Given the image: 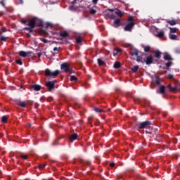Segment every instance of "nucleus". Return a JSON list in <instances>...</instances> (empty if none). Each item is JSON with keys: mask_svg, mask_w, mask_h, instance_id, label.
Returning a JSON list of instances; mask_svg holds the SVG:
<instances>
[{"mask_svg": "<svg viewBox=\"0 0 180 180\" xmlns=\"http://www.w3.org/2000/svg\"><path fill=\"white\" fill-rule=\"evenodd\" d=\"M77 1H78V0H73V1L71 2V4H72V5H75V4H77Z\"/></svg>", "mask_w": 180, "mask_h": 180, "instance_id": "603ef678", "label": "nucleus"}, {"mask_svg": "<svg viewBox=\"0 0 180 180\" xmlns=\"http://www.w3.org/2000/svg\"><path fill=\"white\" fill-rule=\"evenodd\" d=\"M37 56H38V57H41V53H37Z\"/></svg>", "mask_w": 180, "mask_h": 180, "instance_id": "69168bd1", "label": "nucleus"}, {"mask_svg": "<svg viewBox=\"0 0 180 180\" xmlns=\"http://www.w3.org/2000/svg\"><path fill=\"white\" fill-rule=\"evenodd\" d=\"M60 37H68V36H70V34H68V32H67L66 31H63L60 33Z\"/></svg>", "mask_w": 180, "mask_h": 180, "instance_id": "a211bd4d", "label": "nucleus"}, {"mask_svg": "<svg viewBox=\"0 0 180 180\" xmlns=\"http://www.w3.org/2000/svg\"><path fill=\"white\" fill-rule=\"evenodd\" d=\"M32 88L34 89V91H39L41 89V86L39 84H34L32 86Z\"/></svg>", "mask_w": 180, "mask_h": 180, "instance_id": "4468645a", "label": "nucleus"}, {"mask_svg": "<svg viewBox=\"0 0 180 180\" xmlns=\"http://www.w3.org/2000/svg\"><path fill=\"white\" fill-rule=\"evenodd\" d=\"M76 43H77V44L82 43V37H81V36L76 38Z\"/></svg>", "mask_w": 180, "mask_h": 180, "instance_id": "bb28decb", "label": "nucleus"}, {"mask_svg": "<svg viewBox=\"0 0 180 180\" xmlns=\"http://www.w3.org/2000/svg\"><path fill=\"white\" fill-rule=\"evenodd\" d=\"M91 120H92V117H89V121L91 122Z\"/></svg>", "mask_w": 180, "mask_h": 180, "instance_id": "338daca9", "label": "nucleus"}, {"mask_svg": "<svg viewBox=\"0 0 180 180\" xmlns=\"http://www.w3.org/2000/svg\"><path fill=\"white\" fill-rule=\"evenodd\" d=\"M117 52L116 51H115L114 52H113V56H114V57H116V56H117Z\"/></svg>", "mask_w": 180, "mask_h": 180, "instance_id": "13d9d810", "label": "nucleus"}, {"mask_svg": "<svg viewBox=\"0 0 180 180\" xmlns=\"http://www.w3.org/2000/svg\"><path fill=\"white\" fill-rule=\"evenodd\" d=\"M151 50V47L150 46H146L144 47V51L145 53H148Z\"/></svg>", "mask_w": 180, "mask_h": 180, "instance_id": "473e14b6", "label": "nucleus"}, {"mask_svg": "<svg viewBox=\"0 0 180 180\" xmlns=\"http://www.w3.org/2000/svg\"><path fill=\"white\" fill-rule=\"evenodd\" d=\"M51 53H52V56H53V57L56 56V54H58V52H53V51H51Z\"/></svg>", "mask_w": 180, "mask_h": 180, "instance_id": "6e6d98bb", "label": "nucleus"}, {"mask_svg": "<svg viewBox=\"0 0 180 180\" xmlns=\"http://www.w3.org/2000/svg\"><path fill=\"white\" fill-rule=\"evenodd\" d=\"M94 110L96 112V113H102L103 112V110H101L98 108H94Z\"/></svg>", "mask_w": 180, "mask_h": 180, "instance_id": "72a5a7b5", "label": "nucleus"}, {"mask_svg": "<svg viewBox=\"0 0 180 180\" xmlns=\"http://www.w3.org/2000/svg\"><path fill=\"white\" fill-rule=\"evenodd\" d=\"M46 86L48 88L49 91H53L56 86V82L54 81H48L46 83Z\"/></svg>", "mask_w": 180, "mask_h": 180, "instance_id": "423d86ee", "label": "nucleus"}, {"mask_svg": "<svg viewBox=\"0 0 180 180\" xmlns=\"http://www.w3.org/2000/svg\"><path fill=\"white\" fill-rule=\"evenodd\" d=\"M60 70L65 72H68V70H70V65H68L67 63H62L60 65Z\"/></svg>", "mask_w": 180, "mask_h": 180, "instance_id": "0eeeda50", "label": "nucleus"}, {"mask_svg": "<svg viewBox=\"0 0 180 180\" xmlns=\"http://www.w3.org/2000/svg\"><path fill=\"white\" fill-rule=\"evenodd\" d=\"M168 78L169 79H174V75H171V74H169V75H168Z\"/></svg>", "mask_w": 180, "mask_h": 180, "instance_id": "de8ad7c7", "label": "nucleus"}, {"mask_svg": "<svg viewBox=\"0 0 180 180\" xmlns=\"http://www.w3.org/2000/svg\"><path fill=\"white\" fill-rule=\"evenodd\" d=\"M115 51L119 54V53H122V50L120 49L117 48Z\"/></svg>", "mask_w": 180, "mask_h": 180, "instance_id": "8fccbe9b", "label": "nucleus"}, {"mask_svg": "<svg viewBox=\"0 0 180 180\" xmlns=\"http://www.w3.org/2000/svg\"><path fill=\"white\" fill-rule=\"evenodd\" d=\"M60 74V70H55L53 72H51L49 69L45 70V75L46 77H52V78H57L58 75Z\"/></svg>", "mask_w": 180, "mask_h": 180, "instance_id": "f257e3e1", "label": "nucleus"}, {"mask_svg": "<svg viewBox=\"0 0 180 180\" xmlns=\"http://www.w3.org/2000/svg\"><path fill=\"white\" fill-rule=\"evenodd\" d=\"M79 161H80V162H84V160H80Z\"/></svg>", "mask_w": 180, "mask_h": 180, "instance_id": "774afa93", "label": "nucleus"}, {"mask_svg": "<svg viewBox=\"0 0 180 180\" xmlns=\"http://www.w3.org/2000/svg\"><path fill=\"white\" fill-rule=\"evenodd\" d=\"M161 84V81L160 80V77H156L155 79V84L156 85H160Z\"/></svg>", "mask_w": 180, "mask_h": 180, "instance_id": "58836bf2", "label": "nucleus"}, {"mask_svg": "<svg viewBox=\"0 0 180 180\" xmlns=\"http://www.w3.org/2000/svg\"><path fill=\"white\" fill-rule=\"evenodd\" d=\"M120 26H124V23L122 22L120 18L115 19L112 23V27H115V29H117V27H120Z\"/></svg>", "mask_w": 180, "mask_h": 180, "instance_id": "20e7f679", "label": "nucleus"}, {"mask_svg": "<svg viewBox=\"0 0 180 180\" xmlns=\"http://www.w3.org/2000/svg\"><path fill=\"white\" fill-rule=\"evenodd\" d=\"M116 11H115V15H117V16H119L120 18H122L123 16V13L122 12V11L115 8Z\"/></svg>", "mask_w": 180, "mask_h": 180, "instance_id": "aec40b11", "label": "nucleus"}, {"mask_svg": "<svg viewBox=\"0 0 180 180\" xmlns=\"http://www.w3.org/2000/svg\"><path fill=\"white\" fill-rule=\"evenodd\" d=\"M46 167V164H41L38 165V168H39V169H43Z\"/></svg>", "mask_w": 180, "mask_h": 180, "instance_id": "ea45409f", "label": "nucleus"}, {"mask_svg": "<svg viewBox=\"0 0 180 180\" xmlns=\"http://www.w3.org/2000/svg\"><path fill=\"white\" fill-rule=\"evenodd\" d=\"M150 127H151V122L148 120L142 122L138 125V129H150Z\"/></svg>", "mask_w": 180, "mask_h": 180, "instance_id": "f03ea898", "label": "nucleus"}, {"mask_svg": "<svg viewBox=\"0 0 180 180\" xmlns=\"http://www.w3.org/2000/svg\"><path fill=\"white\" fill-rule=\"evenodd\" d=\"M18 1V4H20V5H23V0H17Z\"/></svg>", "mask_w": 180, "mask_h": 180, "instance_id": "3c124183", "label": "nucleus"}, {"mask_svg": "<svg viewBox=\"0 0 180 180\" xmlns=\"http://www.w3.org/2000/svg\"><path fill=\"white\" fill-rule=\"evenodd\" d=\"M16 64H18V65H23V63L22 62V60L19 59V60H15Z\"/></svg>", "mask_w": 180, "mask_h": 180, "instance_id": "e433bc0d", "label": "nucleus"}, {"mask_svg": "<svg viewBox=\"0 0 180 180\" xmlns=\"http://www.w3.org/2000/svg\"><path fill=\"white\" fill-rule=\"evenodd\" d=\"M143 61H145L146 65H150V64H153V61H154V59L153 58V56L150 55L146 57V59H143Z\"/></svg>", "mask_w": 180, "mask_h": 180, "instance_id": "6e6552de", "label": "nucleus"}, {"mask_svg": "<svg viewBox=\"0 0 180 180\" xmlns=\"http://www.w3.org/2000/svg\"><path fill=\"white\" fill-rule=\"evenodd\" d=\"M153 53L155 54V58H158V60L161 58V51L157 50V51H155Z\"/></svg>", "mask_w": 180, "mask_h": 180, "instance_id": "dca6fc26", "label": "nucleus"}, {"mask_svg": "<svg viewBox=\"0 0 180 180\" xmlns=\"http://www.w3.org/2000/svg\"><path fill=\"white\" fill-rule=\"evenodd\" d=\"M107 11H109L110 12H115V10L112 8H108Z\"/></svg>", "mask_w": 180, "mask_h": 180, "instance_id": "680f3d73", "label": "nucleus"}, {"mask_svg": "<svg viewBox=\"0 0 180 180\" xmlns=\"http://www.w3.org/2000/svg\"><path fill=\"white\" fill-rule=\"evenodd\" d=\"M159 93H160L162 95H164V94H165V86H161L160 87Z\"/></svg>", "mask_w": 180, "mask_h": 180, "instance_id": "6ab92c4d", "label": "nucleus"}, {"mask_svg": "<svg viewBox=\"0 0 180 180\" xmlns=\"http://www.w3.org/2000/svg\"><path fill=\"white\" fill-rule=\"evenodd\" d=\"M98 0H92V2L94 5H96V4H98Z\"/></svg>", "mask_w": 180, "mask_h": 180, "instance_id": "5fc2aeb1", "label": "nucleus"}, {"mask_svg": "<svg viewBox=\"0 0 180 180\" xmlns=\"http://www.w3.org/2000/svg\"><path fill=\"white\" fill-rule=\"evenodd\" d=\"M33 29L34 28H32V27H26L24 28V30H26L27 32H29V33H32L33 32Z\"/></svg>", "mask_w": 180, "mask_h": 180, "instance_id": "c85d7f7f", "label": "nucleus"}, {"mask_svg": "<svg viewBox=\"0 0 180 180\" xmlns=\"http://www.w3.org/2000/svg\"><path fill=\"white\" fill-rule=\"evenodd\" d=\"M21 158H22V160H27V155H21Z\"/></svg>", "mask_w": 180, "mask_h": 180, "instance_id": "49530a36", "label": "nucleus"}, {"mask_svg": "<svg viewBox=\"0 0 180 180\" xmlns=\"http://www.w3.org/2000/svg\"><path fill=\"white\" fill-rule=\"evenodd\" d=\"M16 104L20 108H26L27 106V103H26L25 101H18Z\"/></svg>", "mask_w": 180, "mask_h": 180, "instance_id": "9b49d317", "label": "nucleus"}, {"mask_svg": "<svg viewBox=\"0 0 180 180\" xmlns=\"http://www.w3.org/2000/svg\"><path fill=\"white\" fill-rule=\"evenodd\" d=\"M1 122L2 123H6L8 122V117H6V115H4L1 117Z\"/></svg>", "mask_w": 180, "mask_h": 180, "instance_id": "c756f323", "label": "nucleus"}, {"mask_svg": "<svg viewBox=\"0 0 180 180\" xmlns=\"http://www.w3.org/2000/svg\"><path fill=\"white\" fill-rule=\"evenodd\" d=\"M90 13L91 15H95V13H96V10L91 8L90 10Z\"/></svg>", "mask_w": 180, "mask_h": 180, "instance_id": "79ce46f5", "label": "nucleus"}, {"mask_svg": "<svg viewBox=\"0 0 180 180\" xmlns=\"http://www.w3.org/2000/svg\"><path fill=\"white\" fill-rule=\"evenodd\" d=\"M37 27H43V20L37 18V22H36Z\"/></svg>", "mask_w": 180, "mask_h": 180, "instance_id": "f3484780", "label": "nucleus"}, {"mask_svg": "<svg viewBox=\"0 0 180 180\" xmlns=\"http://www.w3.org/2000/svg\"><path fill=\"white\" fill-rule=\"evenodd\" d=\"M37 22V18L34 17L28 21L27 26H30L31 29H34V27H36L37 26L36 25Z\"/></svg>", "mask_w": 180, "mask_h": 180, "instance_id": "39448f33", "label": "nucleus"}, {"mask_svg": "<svg viewBox=\"0 0 180 180\" xmlns=\"http://www.w3.org/2000/svg\"><path fill=\"white\" fill-rule=\"evenodd\" d=\"M170 33H176V28L170 27Z\"/></svg>", "mask_w": 180, "mask_h": 180, "instance_id": "a19ab883", "label": "nucleus"}, {"mask_svg": "<svg viewBox=\"0 0 180 180\" xmlns=\"http://www.w3.org/2000/svg\"><path fill=\"white\" fill-rule=\"evenodd\" d=\"M167 88H168V89L172 92H174V91H176V87H172L171 84L167 85Z\"/></svg>", "mask_w": 180, "mask_h": 180, "instance_id": "a878e982", "label": "nucleus"}, {"mask_svg": "<svg viewBox=\"0 0 180 180\" xmlns=\"http://www.w3.org/2000/svg\"><path fill=\"white\" fill-rule=\"evenodd\" d=\"M135 25H136V22H127L124 27V32H131Z\"/></svg>", "mask_w": 180, "mask_h": 180, "instance_id": "7ed1b4c3", "label": "nucleus"}, {"mask_svg": "<svg viewBox=\"0 0 180 180\" xmlns=\"http://www.w3.org/2000/svg\"><path fill=\"white\" fill-rule=\"evenodd\" d=\"M166 65V69L168 70V68H169V67H171V65H172V61L169 60L167 63H165Z\"/></svg>", "mask_w": 180, "mask_h": 180, "instance_id": "7c9ffc66", "label": "nucleus"}, {"mask_svg": "<svg viewBox=\"0 0 180 180\" xmlns=\"http://www.w3.org/2000/svg\"><path fill=\"white\" fill-rule=\"evenodd\" d=\"M127 22H134V18H133V16H129L127 19Z\"/></svg>", "mask_w": 180, "mask_h": 180, "instance_id": "4c0bfd02", "label": "nucleus"}, {"mask_svg": "<svg viewBox=\"0 0 180 180\" xmlns=\"http://www.w3.org/2000/svg\"><path fill=\"white\" fill-rule=\"evenodd\" d=\"M136 61L137 63H144V61L143 60V57H141V56H136Z\"/></svg>", "mask_w": 180, "mask_h": 180, "instance_id": "b1692460", "label": "nucleus"}, {"mask_svg": "<svg viewBox=\"0 0 180 180\" xmlns=\"http://www.w3.org/2000/svg\"><path fill=\"white\" fill-rule=\"evenodd\" d=\"M84 162H86V164H88V165H91V162L89 161H85Z\"/></svg>", "mask_w": 180, "mask_h": 180, "instance_id": "e2e57ef3", "label": "nucleus"}, {"mask_svg": "<svg viewBox=\"0 0 180 180\" xmlns=\"http://www.w3.org/2000/svg\"><path fill=\"white\" fill-rule=\"evenodd\" d=\"M53 51H56V53H58V48L54 47L53 48Z\"/></svg>", "mask_w": 180, "mask_h": 180, "instance_id": "4d7b16f0", "label": "nucleus"}, {"mask_svg": "<svg viewBox=\"0 0 180 180\" xmlns=\"http://www.w3.org/2000/svg\"><path fill=\"white\" fill-rule=\"evenodd\" d=\"M41 41H43V43H49V40L44 39V38H41Z\"/></svg>", "mask_w": 180, "mask_h": 180, "instance_id": "c03bdc74", "label": "nucleus"}, {"mask_svg": "<svg viewBox=\"0 0 180 180\" xmlns=\"http://www.w3.org/2000/svg\"><path fill=\"white\" fill-rule=\"evenodd\" d=\"M78 139V134L77 133H75L70 136V140L72 143V141H75V140H77Z\"/></svg>", "mask_w": 180, "mask_h": 180, "instance_id": "ddd939ff", "label": "nucleus"}, {"mask_svg": "<svg viewBox=\"0 0 180 180\" xmlns=\"http://www.w3.org/2000/svg\"><path fill=\"white\" fill-rule=\"evenodd\" d=\"M5 32H6V29L2 28L1 29V33H5Z\"/></svg>", "mask_w": 180, "mask_h": 180, "instance_id": "bf43d9fd", "label": "nucleus"}, {"mask_svg": "<svg viewBox=\"0 0 180 180\" xmlns=\"http://www.w3.org/2000/svg\"><path fill=\"white\" fill-rule=\"evenodd\" d=\"M9 39L8 37H5L4 35H0V41H6Z\"/></svg>", "mask_w": 180, "mask_h": 180, "instance_id": "5701e85b", "label": "nucleus"}, {"mask_svg": "<svg viewBox=\"0 0 180 180\" xmlns=\"http://www.w3.org/2000/svg\"><path fill=\"white\" fill-rule=\"evenodd\" d=\"M130 56L133 57V56H139V50L135 48H131V51L129 52Z\"/></svg>", "mask_w": 180, "mask_h": 180, "instance_id": "1a4fd4ad", "label": "nucleus"}, {"mask_svg": "<svg viewBox=\"0 0 180 180\" xmlns=\"http://www.w3.org/2000/svg\"><path fill=\"white\" fill-rule=\"evenodd\" d=\"M158 37L161 39V37H164V32H159L157 35Z\"/></svg>", "mask_w": 180, "mask_h": 180, "instance_id": "c9c22d12", "label": "nucleus"}, {"mask_svg": "<svg viewBox=\"0 0 180 180\" xmlns=\"http://www.w3.org/2000/svg\"><path fill=\"white\" fill-rule=\"evenodd\" d=\"M27 20H21V23H22L23 25H26L27 23Z\"/></svg>", "mask_w": 180, "mask_h": 180, "instance_id": "09e8293b", "label": "nucleus"}, {"mask_svg": "<svg viewBox=\"0 0 180 180\" xmlns=\"http://www.w3.org/2000/svg\"><path fill=\"white\" fill-rule=\"evenodd\" d=\"M97 62L100 66L105 65V61L102 60L101 58L97 59Z\"/></svg>", "mask_w": 180, "mask_h": 180, "instance_id": "393cba45", "label": "nucleus"}, {"mask_svg": "<svg viewBox=\"0 0 180 180\" xmlns=\"http://www.w3.org/2000/svg\"><path fill=\"white\" fill-rule=\"evenodd\" d=\"M164 60H167V61H172V57H171V55L165 53V56L163 57Z\"/></svg>", "mask_w": 180, "mask_h": 180, "instance_id": "f8f14e48", "label": "nucleus"}, {"mask_svg": "<svg viewBox=\"0 0 180 180\" xmlns=\"http://www.w3.org/2000/svg\"><path fill=\"white\" fill-rule=\"evenodd\" d=\"M110 167H111V168H113V167H115V162L110 163Z\"/></svg>", "mask_w": 180, "mask_h": 180, "instance_id": "864d4df0", "label": "nucleus"}, {"mask_svg": "<svg viewBox=\"0 0 180 180\" xmlns=\"http://www.w3.org/2000/svg\"><path fill=\"white\" fill-rule=\"evenodd\" d=\"M0 5L3 6V8H5V1L4 0H2L0 1Z\"/></svg>", "mask_w": 180, "mask_h": 180, "instance_id": "a18cd8bd", "label": "nucleus"}, {"mask_svg": "<svg viewBox=\"0 0 180 180\" xmlns=\"http://www.w3.org/2000/svg\"><path fill=\"white\" fill-rule=\"evenodd\" d=\"M18 54L20 57H23L25 58V57H27V54H32V52L31 51L25 52L24 51H19Z\"/></svg>", "mask_w": 180, "mask_h": 180, "instance_id": "9d476101", "label": "nucleus"}, {"mask_svg": "<svg viewBox=\"0 0 180 180\" xmlns=\"http://www.w3.org/2000/svg\"><path fill=\"white\" fill-rule=\"evenodd\" d=\"M115 15H112L110 16V19H115Z\"/></svg>", "mask_w": 180, "mask_h": 180, "instance_id": "052dcab7", "label": "nucleus"}, {"mask_svg": "<svg viewBox=\"0 0 180 180\" xmlns=\"http://www.w3.org/2000/svg\"><path fill=\"white\" fill-rule=\"evenodd\" d=\"M41 32L44 34H46V33H47V32L46 30H41Z\"/></svg>", "mask_w": 180, "mask_h": 180, "instance_id": "0e129e2a", "label": "nucleus"}, {"mask_svg": "<svg viewBox=\"0 0 180 180\" xmlns=\"http://www.w3.org/2000/svg\"><path fill=\"white\" fill-rule=\"evenodd\" d=\"M138 70H139V65H135L134 66L133 68H131L132 72H137Z\"/></svg>", "mask_w": 180, "mask_h": 180, "instance_id": "2f4dec72", "label": "nucleus"}, {"mask_svg": "<svg viewBox=\"0 0 180 180\" xmlns=\"http://www.w3.org/2000/svg\"><path fill=\"white\" fill-rule=\"evenodd\" d=\"M45 27H53V23H51V22H46V26H45Z\"/></svg>", "mask_w": 180, "mask_h": 180, "instance_id": "f704fd0d", "label": "nucleus"}, {"mask_svg": "<svg viewBox=\"0 0 180 180\" xmlns=\"http://www.w3.org/2000/svg\"><path fill=\"white\" fill-rule=\"evenodd\" d=\"M166 22L167 23L170 25V26H175V25H176L177 21L176 20H167Z\"/></svg>", "mask_w": 180, "mask_h": 180, "instance_id": "2eb2a0df", "label": "nucleus"}, {"mask_svg": "<svg viewBox=\"0 0 180 180\" xmlns=\"http://www.w3.org/2000/svg\"><path fill=\"white\" fill-rule=\"evenodd\" d=\"M70 81H74L75 82H78V78L76 76L71 75Z\"/></svg>", "mask_w": 180, "mask_h": 180, "instance_id": "cd10ccee", "label": "nucleus"}, {"mask_svg": "<svg viewBox=\"0 0 180 180\" xmlns=\"http://www.w3.org/2000/svg\"><path fill=\"white\" fill-rule=\"evenodd\" d=\"M68 72H70V74H75V71L70 67L69 68Z\"/></svg>", "mask_w": 180, "mask_h": 180, "instance_id": "37998d69", "label": "nucleus"}, {"mask_svg": "<svg viewBox=\"0 0 180 180\" xmlns=\"http://www.w3.org/2000/svg\"><path fill=\"white\" fill-rule=\"evenodd\" d=\"M169 39H170V40H177L178 39V35L170 34H169Z\"/></svg>", "mask_w": 180, "mask_h": 180, "instance_id": "412c9836", "label": "nucleus"}, {"mask_svg": "<svg viewBox=\"0 0 180 180\" xmlns=\"http://www.w3.org/2000/svg\"><path fill=\"white\" fill-rule=\"evenodd\" d=\"M113 67L114 68L117 69V68H120L122 65H120V63L119 61H116L115 62Z\"/></svg>", "mask_w": 180, "mask_h": 180, "instance_id": "4be33fe9", "label": "nucleus"}]
</instances>
